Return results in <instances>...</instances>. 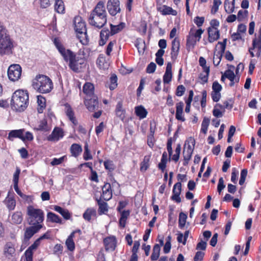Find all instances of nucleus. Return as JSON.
<instances>
[{
  "label": "nucleus",
  "mask_w": 261,
  "mask_h": 261,
  "mask_svg": "<svg viewBox=\"0 0 261 261\" xmlns=\"http://www.w3.org/2000/svg\"><path fill=\"white\" fill-rule=\"evenodd\" d=\"M85 104L89 111L93 112L98 107V102L97 98L93 97L90 99L86 98Z\"/></svg>",
  "instance_id": "20"
},
{
  "label": "nucleus",
  "mask_w": 261,
  "mask_h": 261,
  "mask_svg": "<svg viewBox=\"0 0 261 261\" xmlns=\"http://www.w3.org/2000/svg\"><path fill=\"white\" fill-rule=\"evenodd\" d=\"M172 64L170 62H168L167 64L165 73L163 76L164 84H169L172 80Z\"/></svg>",
  "instance_id": "22"
},
{
  "label": "nucleus",
  "mask_w": 261,
  "mask_h": 261,
  "mask_svg": "<svg viewBox=\"0 0 261 261\" xmlns=\"http://www.w3.org/2000/svg\"><path fill=\"white\" fill-rule=\"evenodd\" d=\"M121 213V217L119 219V225L120 226L124 228L125 226L126 221L129 215L130 212L129 211H122L120 212Z\"/></svg>",
  "instance_id": "41"
},
{
  "label": "nucleus",
  "mask_w": 261,
  "mask_h": 261,
  "mask_svg": "<svg viewBox=\"0 0 261 261\" xmlns=\"http://www.w3.org/2000/svg\"><path fill=\"white\" fill-rule=\"evenodd\" d=\"M4 252L6 256H12L15 252L14 245L11 243H7L5 246Z\"/></svg>",
  "instance_id": "33"
},
{
  "label": "nucleus",
  "mask_w": 261,
  "mask_h": 261,
  "mask_svg": "<svg viewBox=\"0 0 261 261\" xmlns=\"http://www.w3.org/2000/svg\"><path fill=\"white\" fill-rule=\"evenodd\" d=\"M107 9L109 13L113 16L116 15L121 11L120 2L119 0H108Z\"/></svg>",
  "instance_id": "11"
},
{
  "label": "nucleus",
  "mask_w": 261,
  "mask_h": 261,
  "mask_svg": "<svg viewBox=\"0 0 261 261\" xmlns=\"http://www.w3.org/2000/svg\"><path fill=\"white\" fill-rule=\"evenodd\" d=\"M248 13V11L246 10H240L238 12L237 15V19L239 21H243L245 18L247 16Z\"/></svg>",
  "instance_id": "62"
},
{
  "label": "nucleus",
  "mask_w": 261,
  "mask_h": 261,
  "mask_svg": "<svg viewBox=\"0 0 261 261\" xmlns=\"http://www.w3.org/2000/svg\"><path fill=\"white\" fill-rule=\"evenodd\" d=\"M187 218V216L186 214L182 212L179 213L178 224L180 228H182L185 226Z\"/></svg>",
  "instance_id": "53"
},
{
  "label": "nucleus",
  "mask_w": 261,
  "mask_h": 261,
  "mask_svg": "<svg viewBox=\"0 0 261 261\" xmlns=\"http://www.w3.org/2000/svg\"><path fill=\"white\" fill-rule=\"evenodd\" d=\"M172 47L171 57L172 59H176L179 51L180 42L179 40L175 37L172 41Z\"/></svg>",
  "instance_id": "19"
},
{
  "label": "nucleus",
  "mask_w": 261,
  "mask_h": 261,
  "mask_svg": "<svg viewBox=\"0 0 261 261\" xmlns=\"http://www.w3.org/2000/svg\"><path fill=\"white\" fill-rule=\"evenodd\" d=\"M73 62L74 65V68H73V67L71 66L70 61L69 62V68L74 72H79L81 69L82 65L84 64L85 62V57L84 54H82L81 55L80 53H79V54L75 55V56L73 58Z\"/></svg>",
  "instance_id": "12"
},
{
  "label": "nucleus",
  "mask_w": 261,
  "mask_h": 261,
  "mask_svg": "<svg viewBox=\"0 0 261 261\" xmlns=\"http://www.w3.org/2000/svg\"><path fill=\"white\" fill-rule=\"evenodd\" d=\"M46 100L45 98L42 96H38V112L39 113H42L45 107Z\"/></svg>",
  "instance_id": "50"
},
{
  "label": "nucleus",
  "mask_w": 261,
  "mask_h": 261,
  "mask_svg": "<svg viewBox=\"0 0 261 261\" xmlns=\"http://www.w3.org/2000/svg\"><path fill=\"white\" fill-rule=\"evenodd\" d=\"M195 144V141L194 139L192 137L189 138L185 143L184 150L193 152Z\"/></svg>",
  "instance_id": "43"
},
{
  "label": "nucleus",
  "mask_w": 261,
  "mask_h": 261,
  "mask_svg": "<svg viewBox=\"0 0 261 261\" xmlns=\"http://www.w3.org/2000/svg\"><path fill=\"white\" fill-rule=\"evenodd\" d=\"M106 250L107 251H114L116 247V239L114 236L105 238L103 240Z\"/></svg>",
  "instance_id": "18"
},
{
  "label": "nucleus",
  "mask_w": 261,
  "mask_h": 261,
  "mask_svg": "<svg viewBox=\"0 0 261 261\" xmlns=\"http://www.w3.org/2000/svg\"><path fill=\"white\" fill-rule=\"evenodd\" d=\"M64 132L63 129L59 127L54 128L51 134L49 135L47 139L48 141L53 142H57L64 137Z\"/></svg>",
  "instance_id": "15"
},
{
  "label": "nucleus",
  "mask_w": 261,
  "mask_h": 261,
  "mask_svg": "<svg viewBox=\"0 0 261 261\" xmlns=\"http://www.w3.org/2000/svg\"><path fill=\"white\" fill-rule=\"evenodd\" d=\"M22 219L21 213L20 212H16L12 215L11 221L14 224H20L21 223Z\"/></svg>",
  "instance_id": "45"
},
{
  "label": "nucleus",
  "mask_w": 261,
  "mask_h": 261,
  "mask_svg": "<svg viewBox=\"0 0 261 261\" xmlns=\"http://www.w3.org/2000/svg\"><path fill=\"white\" fill-rule=\"evenodd\" d=\"M209 123L210 120L208 118H204L202 122L201 128V132L204 134L207 133Z\"/></svg>",
  "instance_id": "56"
},
{
  "label": "nucleus",
  "mask_w": 261,
  "mask_h": 261,
  "mask_svg": "<svg viewBox=\"0 0 261 261\" xmlns=\"http://www.w3.org/2000/svg\"><path fill=\"white\" fill-rule=\"evenodd\" d=\"M125 27V23L121 22L118 25L110 24L111 35H115L121 31Z\"/></svg>",
  "instance_id": "35"
},
{
  "label": "nucleus",
  "mask_w": 261,
  "mask_h": 261,
  "mask_svg": "<svg viewBox=\"0 0 261 261\" xmlns=\"http://www.w3.org/2000/svg\"><path fill=\"white\" fill-rule=\"evenodd\" d=\"M208 41L211 43L217 40L220 37V33L218 29L208 28Z\"/></svg>",
  "instance_id": "23"
},
{
  "label": "nucleus",
  "mask_w": 261,
  "mask_h": 261,
  "mask_svg": "<svg viewBox=\"0 0 261 261\" xmlns=\"http://www.w3.org/2000/svg\"><path fill=\"white\" fill-rule=\"evenodd\" d=\"M51 129V127L47 124V121L43 119L38 122L37 125L34 127V129L40 131L47 132Z\"/></svg>",
  "instance_id": "25"
},
{
  "label": "nucleus",
  "mask_w": 261,
  "mask_h": 261,
  "mask_svg": "<svg viewBox=\"0 0 261 261\" xmlns=\"http://www.w3.org/2000/svg\"><path fill=\"white\" fill-rule=\"evenodd\" d=\"M27 215L28 222L30 225H43L44 214L42 210L29 206L27 208Z\"/></svg>",
  "instance_id": "4"
},
{
  "label": "nucleus",
  "mask_w": 261,
  "mask_h": 261,
  "mask_svg": "<svg viewBox=\"0 0 261 261\" xmlns=\"http://www.w3.org/2000/svg\"><path fill=\"white\" fill-rule=\"evenodd\" d=\"M193 152H190L188 150L184 149L183 156H184V163L183 165L186 166L188 164L189 161L190 160Z\"/></svg>",
  "instance_id": "54"
},
{
  "label": "nucleus",
  "mask_w": 261,
  "mask_h": 261,
  "mask_svg": "<svg viewBox=\"0 0 261 261\" xmlns=\"http://www.w3.org/2000/svg\"><path fill=\"white\" fill-rule=\"evenodd\" d=\"M116 115L120 119L123 121L125 117V111L122 108V103L119 101L117 105L115 110Z\"/></svg>",
  "instance_id": "26"
},
{
  "label": "nucleus",
  "mask_w": 261,
  "mask_h": 261,
  "mask_svg": "<svg viewBox=\"0 0 261 261\" xmlns=\"http://www.w3.org/2000/svg\"><path fill=\"white\" fill-rule=\"evenodd\" d=\"M226 47V41L219 42L216 46V50L214 52L213 63L215 66H217L220 63Z\"/></svg>",
  "instance_id": "9"
},
{
  "label": "nucleus",
  "mask_w": 261,
  "mask_h": 261,
  "mask_svg": "<svg viewBox=\"0 0 261 261\" xmlns=\"http://www.w3.org/2000/svg\"><path fill=\"white\" fill-rule=\"evenodd\" d=\"M102 193L100 198L106 201H108L112 197V189L111 185L109 183H106L102 188Z\"/></svg>",
  "instance_id": "17"
},
{
  "label": "nucleus",
  "mask_w": 261,
  "mask_h": 261,
  "mask_svg": "<svg viewBox=\"0 0 261 261\" xmlns=\"http://www.w3.org/2000/svg\"><path fill=\"white\" fill-rule=\"evenodd\" d=\"M107 86L109 87L111 90L115 89L117 86V77L115 74H113L110 78L109 82H108Z\"/></svg>",
  "instance_id": "46"
},
{
  "label": "nucleus",
  "mask_w": 261,
  "mask_h": 261,
  "mask_svg": "<svg viewBox=\"0 0 261 261\" xmlns=\"http://www.w3.org/2000/svg\"><path fill=\"white\" fill-rule=\"evenodd\" d=\"M98 205V213L99 215L105 214L108 212V204L106 202L101 200V198L96 199Z\"/></svg>",
  "instance_id": "39"
},
{
  "label": "nucleus",
  "mask_w": 261,
  "mask_h": 261,
  "mask_svg": "<svg viewBox=\"0 0 261 261\" xmlns=\"http://www.w3.org/2000/svg\"><path fill=\"white\" fill-rule=\"evenodd\" d=\"M224 5L225 11L227 13L230 14L233 12L234 10V3L230 1L224 2Z\"/></svg>",
  "instance_id": "51"
},
{
  "label": "nucleus",
  "mask_w": 261,
  "mask_h": 261,
  "mask_svg": "<svg viewBox=\"0 0 261 261\" xmlns=\"http://www.w3.org/2000/svg\"><path fill=\"white\" fill-rule=\"evenodd\" d=\"M66 114L67 116L68 117L69 119L74 124L76 125L77 124V121L74 117V114L71 108L68 105H65V110Z\"/></svg>",
  "instance_id": "32"
},
{
  "label": "nucleus",
  "mask_w": 261,
  "mask_h": 261,
  "mask_svg": "<svg viewBox=\"0 0 261 261\" xmlns=\"http://www.w3.org/2000/svg\"><path fill=\"white\" fill-rule=\"evenodd\" d=\"M34 139L33 135L32 133L30 132H27L24 136H23V133L22 134V137H21V140L23 141H32Z\"/></svg>",
  "instance_id": "64"
},
{
  "label": "nucleus",
  "mask_w": 261,
  "mask_h": 261,
  "mask_svg": "<svg viewBox=\"0 0 261 261\" xmlns=\"http://www.w3.org/2000/svg\"><path fill=\"white\" fill-rule=\"evenodd\" d=\"M70 150L72 155L74 157L78 156L82 151L81 146L76 143L71 146Z\"/></svg>",
  "instance_id": "40"
},
{
  "label": "nucleus",
  "mask_w": 261,
  "mask_h": 261,
  "mask_svg": "<svg viewBox=\"0 0 261 261\" xmlns=\"http://www.w3.org/2000/svg\"><path fill=\"white\" fill-rule=\"evenodd\" d=\"M74 30L77 34L86 36V27L85 21L80 16L74 17Z\"/></svg>",
  "instance_id": "10"
},
{
  "label": "nucleus",
  "mask_w": 261,
  "mask_h": 261,
  "mask_svg": "<svg viewBox=\"0 0 261 261\" xmlns=\"http://www.w3.org/2000/svg\"><path fill=\"white\" fill-rule=\"evenodd\" d=\"M7 72L8 78L10 81H17L21 77L22 68L19 64H12L9 67Z\"/></svg>",
  "instance_id": "8"
},
{
  "label": "nucleus",
  "mask_w": 261,
  "mask_h": 261,
  "mask_svg": "<svg viewBox=\"0 0 261 261\" xmlns=\"http://www.w3.org/2000/svg\"><path fill=\"white\" fill-rule=\"evenodd\" d=\"M89 23L97 28H102L107 22V12L105 4L99 2L91 12L88 19Z\"/></svg>",
  "instance_id": "1"
},
{
  "label": "nucleus",
  "mask_w": 261,
  "mask_h": 261,
  "mask_svg": "<svg viewBox=\"0 0 261 261\" xmlns=\"http://www.w3.org/2000/svg\"><path fill=\"white\" fill-rule=\"evenodd\" d=\"M222 2L220 0H214L213 5L211 9V13L215 14L218 10L219 6L221 5Z\"/></svg>",
  "instance_id": "58"
},
{
  "label": "nucleus",
  "mask_w": 261,
  "mask_h": 261,
  "mask_svg": "<svg viewBox=\"0 0 261 261\" xmlns=\"http://www.w3.org/2000/svg\"><path fill=\"white\" fill-rule=\"evenodd\" d=\"M43 226V225H35L27 227L24 233V240L29 241L30 239L37 233Z\"/></svg>",
  "instance_id": "13"
},
{
  "label": "nucleus",
  "mask_w": 261,
  "mask_h": 261,
  "mask_svg": "<svg viewBox=\"0 0 261 261\" xmlns=\"http://www.w3.org/2000/svg\"><path fill=\"white\" fill-rule=\"evenodd\" d=\"M150 156L146 155L144 156L143 161L140 164V170L142 172H144L147 170L149 166Z\"/></svg>",
  "instance_id": "49"
},
{
  "label": "nucleus",
  "mask_w": 261,
  "mask_h": 261,
  "mask_svg": "<svg viewBox=\"0 0 261 261\" xmlns=\"http://www.w3.org/2000/svg\"><path fill=\"white\" fill-rule=\"evenodd\" d=\"M224 74L225 77L229 80L235 79L236 83H238L239 82V77L235 75L234 72L232 70H227L224 72Z\"/></svg>",
  "instance_id": "52"
},
{
  "label": "nucleus",
  "mask_w": 261,
  "mask_h": 261,
  "mask_svg": "<svg viewBox=\"0 0 261 261\" xmlns=\"http://www.w3.org/2000/svg\"><path fill=\"white\" fill-rule=\"evenodd\" d=\"M82 233V231L80 229H77L73 231L67 239L65 244L68 249L71 251H72L75 249V244L73 242V238L76 236L79 237Z\"/></svg>",
  "instance_id": "14"
},
{
  "label": "nucleus",
  "mask_w": 261,
  "mask_h": 261,
  "mask_svg": "<svg viewBox=\"0 0 261 261\" xmlns=\"http://www.w3.org/2000/svg\"><path fill=\"white\" fill-rule=\"evenodd\" d=\"M181 190V184L180 182L176 183L173 188V194L180 195Z\"/></svg>",
  "instance_id": "60"
},
{
  "label": "nucleus",
  "mask_w": 261,
  "mask_h": 261,
  "mask_svg": "<svg viewBox=\"0 0 261 261\" xmlns=\"http://www.w3.org/2000/svg\"><path fill=\"white\" fill-rule=\"evenodd\" d=\"M29 104V94L27 91L16 90L12 95L11 100V108L18 112L23 111Z\"/></svg>",
  "instance_id": "2"
},
{
  "label": "nucleus",
  "mask_w": 261,
  "mask_h": 261,
  "mask_svg": "<svg viewBox=\"0 0 261 261\" xmlns=\"http://www.w3.org/2000/svg\"><path fill=\"white\" fill-rule=\"evenodd\" d=\"M252 48L256 49V57H259L261 54V38H255L252 41Z\"/></svg>",
  "instance_id": "29"
},
{
  "label": "nucleus",
  "mask_w": 261,
  "mask_h": 261,
  "mask_svg": "<svg viewBox=\"0 0 261 261\" xmlns=\"http://www.w3.org/2000/svg\"><path fill=\"white\" fill-rule=\"evenodd\" d=\"M103 165L106 169L111 172L115 169V165L113 161L110 160L105 161L103 163Z\"/></svg>",
  "instance_id": "57"
},
{
  "label": "nucleus",
  "mask_w": 261,
  "mask_h": 261,
  "mask_svg": "<svg viewBox=\"0 0 261 261\" xmlns=\"http://www.w3.org/2000/svg\"><path fill=\"white\" fill-rule=\"evenodd\" d=\"M204 30L202 29H196L194 27H192L189 32V34L194 38L196 40L199 41L201 37Z\"/></svg>",
  "instance_id": "30"
},
{
  "label": "nucleus",
  "mask_w": 261,
  "mask_h": 261,
  "mask_svg": "<svg viewBox=\"0 0 261 261\" xmlns=\"http://www.w3.org/2000/svg\"><path fill=\"white\" fill-rule=\"evenodd\" d=\"M135 111L136 115L139 117L140 119L145 118L147 114V111L142 106L136 107Z\"/></svg>",
  "instance_id": "37"
},
{
  "label": "nucleus",
  "mask_w": 261,
  "mask_h": 261,
  "mask_svg": "<svg viewBox=\"0 0 261 261\" xmlns=\"http://www.w3.org/2000/svg\"><path fill=\"white\" fill-rule=\"evenodd\" d=\"M14 193L13 191H9L8 193L7 196L4 201L7 207L10 211L14 210L16 206V201L14 197Z\"/></svg>",
  "instance_id": "16"
},
{
  "label": "nucleus",
  "mask_w": 261,
  "mask_h": 261,
  "mask_svg": "<svg viewBox=\"0 0 261 261\" xmlns=\"http://www.w3.org/2000/svg\"><path fill=\"white\" fill-rule=\"evenodd\" d=\"M197 41V40H196L194 38H193L189 34L188 36H187L186 42L187 49L190 50L193 48Z\"/></svg>",
  "instance_id": "47"
},
{
  "label": "nucleus",
  "mask_w": 261,
  "mask_h": 261,
  "mask_svg": "<svg viewBox=\"0 0 261 261\" xmlns=\"http://www.w3.org/2000/svg\"><path fill=\"white\" fill-rule=\"evenodd\" d=\"M110 32H109V30H105L103 29L101 31L100 33V39L99 41V44L100 46H102L104 44H106L107 41L108 40L109 36H110Z\"/></svg>",
  "instance_id": "31"
},
{
  "label": "nucleus",
  "mask_w": 261,
  "mask_h": 261,
  "mask_svg": "<svg viewBox=\"0 0 261 261\" xmlns=\"http://www.w3.org/2000/svg\"><path fill=\"white\" fill-rule=\"evenodd\" d=\"M160 246L158 244H155L153 248V251L151 255V260L152 261L156 260L160 255Z\"/></svg>",
  "instance_id": "48"
},
{
  "label": "nucleus",
  "mask_w": 261,
  "mask_h": 261,
  "mask_svg": "<svg viewBox=\"0 0 261 261\" xmlns=\"http://www.w3.org/2000/svg\"><path fill=\"white\" fill-rule=\"evenodd\" d=\"M55 10L58 13L63 14L65 12V7L62 0H55Z\"/></svg>",
  "instance_id": "44"
},
{
  "label": "nucleus",
  "mask_w": 261,
  "mask_h": 261,
  "mask_svg": "<svg viewBox=\"0 0 261 261\" xmlns=\"http://www.w3.org/2000/svg\"><path fill=\"white\" fill-rule=\"evenodd\" d=\"M96 64L100 69H106L109 66V64L103 55H100L98 56L96 60Z\"/></svg>",
  "instance_id": "38"
},
{
  "label": "nucleus",
  "mask_w": 261,
  "mask_h": 261,
  "mask_svg": "<svg viewBox=\"0 0 261 261\" xmlns=\"http://www.w3.org/2000/svg\"><path fill=\"white\" fill-rule=\"evenodd\" d=\"M47 220L54 223H62L61 218L59 216L52 212H48L47 213Z\"/></svg>",
  "instance_id": "42"
},
{
  "label": "nucleus",
  "mask_w": 261,
  "mask_h": 261,
  "mask_svg": "<svg viewBox=\"0 0 261 261\" xmlns=\"http://www.w3.org/2000/svg\"><path fill=\"white\" fill-rule=\"evenodd\" d=\"M96 211L94 208H88L83 214L84 219L88 221H90L93 217L96 216Z\"/></svg>",
  "instance_id": "34"
},
{
  "label": "nucleus",
  "mask_w": 261,
  "mask_h": 261,
  "mask_svg": "<svg viewBox=\"0 0 261 261\" xmlns=\"http://www.w3.org/2000/svg\"><path fill=\"white\" fill-rule=\"evenodd\" d=\"M184 104L182 101L179 102L176 105V114L175 118L177 120L182 122L185 121V118L183 115V108Z\"/></svg>",
  "instance_id": "21"
},
{
  "label": "nucleus",
  "mask_w": 261,
  "mask_h": 261,
  "mask_svg": "<svg viewBox=\"0 0 261 261\" xmlns=\"http://www.w3.org/2000/svg\"><path fill=\"white\" fill-rule=\"evenodd\" d=\"M94 87L90 83H86L83 86V92L87 96H92L94 94Z\"/></svg>",
  "instance_id": "36"
},
{
  "label": "nucleus",
  "mask_w": 261,
  "mask_h": 261,
  "mask_svg": "<svg viewBox=\"0 0 261 261\" xmlns=\"http://www.w3.org/2000/svg\"><path fill=\"white\" fill-rule=\"evenodd\" d=\"M50 237V232L47 231L42 236L38 238L25 251L24 261H33L34 252L41 244V242L44 239H49Z\"/></svg>",
  "instance_id": "5"
},
{
  "label": "nucleus",
  "mask_w": 261,
  "mask_h": 261,
  "mask_svg": "<svg viewBox=\"0 0 261 261\" xmlns=\"http://www.w3.org/2000/svg\"><path fill=\"white\" fill-rule=\"evenodd\" d=\"M158 11L163 15H172L173 16H176L177 14V12L176 10L166 5H163L158 8Z\"/></svg>",
  "instance_id": "24"
},
{
  "label": "nucleus",
  "mask_w": 261,
  "mask_h": 261,
  "mask_svg": "<svg viewBox=\"0 0 261 261\" xmlns=\"http://www.w3.org/2000/svg\"><path fill=\"white\" fill-rule=\"evenodd\" d=\"M84 152L83 154L84 159L86 161L91 160L92 159V156L90 153V151L89 149L88 145L86 143L84 146Z\"/></svg>",
  "instance_id": "55"
},
{
  "label": "nucleus",
  "mask_w": 261,
  "mask_h": 261,
  "mask_svg": "<svg viewBox=\"0 0 261 261\" xmlns=\"http://www.w3.org/2000/svg\"><path fill=\"white\" fill-rule=\"evenodd\" d=\"M54 43L59 52L63 57L64 60L66 62L70 61V64L72 67L74 68L73 58L75 56V54L69 49H66L63 44L61 43L60 39L58 38H55L54 39Z\"/></svg>",
  "instance_id": "6"
},
{
  "label": "nucleus",
  "mask_w": 261,
  "mask_h": 261,
  "mask_svg": "<svg viewBox=\"0 0 261 261\" xmlns=\"http://www.w3.org/2000/svg\"><path fill=\"white\" fill-rule=\"evenodd\" d=\"M248 171L247 169H243L241 172V177L239 180V184L240 185H243L245 182L246 176L247 175Z\"/></svg>",
  "instance_id": "61"
},
{
  "label": "nucleus",
  "mask_w": 261,
  "mask_h": 261,
  "mask_svg": "<svg viewBox=\"0 0 261 261\" xmlns=\"http://www.w3.org/2000/svg\"><path fill=\"white\" fill-rule=\"evenodd\" d=\"M32 86L37 92L41 93H48L53 89V83L48 76L38 75L32 81Z\"/></svg>",
  "instance_id": "3"
},
{
  "label": "nucleus",
  "mask_w": 261,
  "mask_h": 261,
  "mask_svg": "<svg viewBox=\"0 0 261 261\" xmlns=\"http://www.w3.org/2000/svg\"><path fill=\"white\" fill-rule=\"evenodd\" d=\"M23 132L24 130L22 129L12 130L9 133L8 139L10 141H13L14 138H16L21 140Z\"/></svg>",
  "instance_id": "27"
},
{
  "label": "nucleus",
  "mask_w": 261,
  "mask_h": 261,
  "mask_svg": "<svg viewBox=\"0 0 261 261\" xmlns=\"http://www.w3.org/2000/svg\"><path fill=\"white\" fill-rule=\"evenodd\" d=\"M54 210L60 213L65 219H70L71 217V214L68 210L63 208L58 205L54 206Z\"/></svg>",
  "instance_id": "28"
},
{
  "label": "nucleus",
  "mask_w": 261,
  "mask_h": 261,
  "mask_svg": "<svg viewBox=\"0 0 261 261\" xmlns=\"http://www.w3.org/2000/svg\"><path fill=\"white\" fill-rule=\"evenodd\" d=\"M13 45L10 37L5 36L0 38V54L9 55L12 53Z\"/></svg>",
  "instance_id": "7"
},
{
  "label": "nucleus",
  "mask_w": 261,
  "mask_h": 261,
  "mask_svg": "<svg viewBox=\"0 0 261 261\" xmlns=\"http://www.w3.org/2000/svg\"><path fill=\"white\" fill-rule=\"evenodd\" d=\"M116 44V40H114L110 41L107 45L106 53L107 55L110 56L112 51L113 50V47Z\"/></svg>",
  "instance_id": "59"
},
{
  "label": "nucleus",
  "mask_w": 261,
  "mask_h": 261,
  "mask_svg": "<svg viewBox=\"0 0 261 261\" xmlns=\"http://www.w3.org/2000/svg\"><path fill=\"white\" fill-rule=\"evenodd\" d=\"M204 21V17L196 16L194 19V23L197 25L198 27H200L203 24Z\"/></svg>",
  "instance_id": "63"
}]
</instances>
